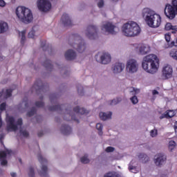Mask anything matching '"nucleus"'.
Returning <instances> with one entry per match:
<instances>
[{"label": "nucleus", "mask_w": 177, "mask_h": 177, "mask_svg": "<svg viewBox=\"0 0 177 177\" xmlns=\"http://www.w3.org/2000/svg\"><path fill=\"white\" fill-rule=\"evenodd\" d=\"M11 176L12 177H16L17 176L16 173H15V172L11 173Z\"/></svg>", "instance_id": "61"}, {"label": "nucleus", "mask_w": 177, "mask_h": 177, "mask_svg": "<svg viewBox=\"0 0 177 177\" xmlns=\"http://www.w3.org/2000/svg\"><path fill=\"white\" fill-rule=\"evenodd\" d=\"M152 94L153 95H158V91H157V90H153Z\"/></svg>", "instance_id": "58"}, {"label": "nucleus", "mask_w": 177, "mask_h": 177, "mask_svg": "<svg viewBox=\"0 0 177 177\" xmlns=\"http://www.w3.org/2000/svg\"><path fill=\"white\" fill-rule=\"evenodd\" d=\"M122 32L125 37H136L140 34V27L134 21H129L122 27Z\"/></svg>", "instance_id": "3"}, {"label": "nucleus", "mask_w": 177, "mask_h": 177, "mask_svg": "<svg viewBox=\"0 0 177 177\" xmlns=\"http://www.w3.org/2000/svg\"><path fill=\"white\" fill-rule=\"evenodd\" d=\"M16 15L18 19L21 21H22V23H25L26 24L31 23L33 19L32 12H31V10L24 6L17 7L16 9Z\"/></svg>", "instance_id": "5"}, {"label": "nucleus", "mask_w": 177, "mask_h": 177, "mask_svg": "<svg viewBox=\"0 0 177 177\" xmlns=\"http://www.w3.org/2000/svg\"><path fill=\"white\" fill-rule=\"evenodd\" d=\"M36 107H44L45 104L42 101H37L35 102Z\"/></svg>", "instance_id": "44"}, {"label": "nucleus", "mask_w": 177, "mask_h": 177, "mask_svg": "<svg viewBox=\"0 0 177 177\" xmlns=\"http://www.w3.org/2000/svg\"><path fill=\"white\" fill-rule=\"evenodd\" d=\"M157 133H151V138H156V136H157Z\"/></svg>", "instance_id": "60"}, {"label": "nucleus", "mask_w": 177, "mask_h": 177, "mask_svg": "<svg viewBox=\"0 0 177 177\" xmlns=\"http://www.w3.org/2000/svg\"><path fill=\"white\" fill-rule=\"evenodd\" d=\"M39 26H35L32 30L28 33L29 38H34V37H37V35H39Z\"/></svg>", "instance_id": "22"}, {"label": "nucleus", "mask_w": 177, "mask_h": 177, "mask_svg": "<svg viewBox=\"0 0 177 177\" xmlns=\"http://www.w3.org/2000/svg\"><path fill=\"white\" fill-rule=\"evenodd\" d=\"M69 45L76 49L80 53H83L86 50V43L78 34H74L69 37Z\"/></svg>", "instance_id": "4"}, {"label": "nucleus", "mask_w": 177, "mask_h": 177, "mask_svg": "<svg viewBox=\"0 0 177 177\" xmlns=\"http://www.w3.org/2000/svg\"><path fill=\"white\" fill-rule=\"evenodd\" d=\"M77 57V53L73 50H68L65 53V58L66 60H74Z\"/></svg>", "instance_id": "21"}, {"label": "nucleus", "mask_w": 177, "mask_h": 177, "mask_svg": "<svg viewBox=\"0 0 177 177\" xmlns=\"http://www.w3.org/2000/svg\"><path fill=\"white\" fill-rule=\"evenodd\" d=\"M155 157L154 162L157 167H161V165L165 164L167 156L164 153H158Z\"/></svg>", "instance_id": "18"}, {"label": "nucleus", "mask_w": 177, "mask_h": 177, "mask_svg": "<svg viewBox=\"0 0 177 177\" xmlns=\"http://www.w3.org/2000/svg\"><path fill=\"white\" fill-rule=\"evenodd\" d=\"M160 60L156 55H149L143 58L142 63V68L149 74H156L158 71Z\"/></svg>", "instance_id": "1"}, {"label": "nucleus", "mask_w": 177, "mask_h": 177, "mask_svg": "<svg viewBox=\"0 0 177 177\" xmlns=\"http://www.w3.org/2000/svg\"><path fill=\"white\" fill-rule=\"evenodd\" d=\"M174 71L172 70V66L169 65H166L162 68L161 80H169V78H172V74Z\"/></svg>", "instance_id": "14"}, {"label": "nucleus", "mask_w": 177, "mask_h": 177, "mask_svg": "<svg viewBox=\"0 0 177 177\" xmlns=\"http://www.w3.org/2000/svg\"><path fill=\"white\" fill-rule=\"evenodd\" d=\"M30 136L29 133H21L19 134V137L20 138H28V136Z\"/></svg>", "instance_id": "52"}, {"label": "nucleus", "mask_w": 177, "mask_h": 177, "mask_svg": "<svg viewBox=\"0 0 177 177\" xmlns=\"http://www.w3.org/2000/svg\"><path fill=\"white\" fill-rule=\"evenodd\" d=\"M80 161L82 164H88L89 158H88V155L86 154L83 157L81 158Z\"/></svg>", "instance_id": "36"}, {"label": "nucleus", "mask_w": 177, "mask_h": 177, "mask_svg": "<svg viewBox=\"0 0 177 177\" xmlns=\"http://www.w3.org/2000/svg\"><path fill=\"white\" fill-rule=\"evenodd\" d=\"M101 30L102 32H107L112 35H115L120 31V28L110 22H106L102 26Z\"/></svg>", "instance_id": "10"}, {"label": "nucleus", "mask_w": 177, "mask_h": 177, "mask_svg": "<svg viewBox=\"0 0 177 177\" xmlns=\"http://www.w3.org/2000/svg\"><path fill=\"white\" fill-rule=\"evenodd\" d=\"M175 112L173 110L167 111L165 113L162 114V115L160 117V120H162V118H172V117H174Z\"/></svg>", "instance_id": "25"}, {"label": "nucleus", "mask_w": 177, "mask_h": 177, "mask_svg": "<svg viewBox=\"0 0 177 177\" xmlns=\"http://www.w3.org/2000/svg\"><path fill=\"white\" fill-rule=\"evenodd\" d=\"M129 169L130 172H133V174H136L138 172V170H136V167L130 165L129 166Z\"/></svg>", "instance_id": "43"}, {"label": "nucleus", "mask_w": 177, "mask_h": 177, "mask_svg": "<svg viewBox=\"0 0 177 177\" xmlns=\"http://www.w3.org/2000/svg\"><path fill=\"white\" fill-rule=\"evenodd\" d=\"M33 122H37L39 123L41 121H42V116L41 115H37L34 119H33Z\"/></svg>", "instance_id": "42"}, {"label": "nucleus", "mask_w": 177, "mask_h": 177, "mask_svg": "<svg viewBox=\"0 0 177 177\" xmlns=\"http://www.w3.org/2000/svg\"><path fill=\"white\" fill-rule=\"evenodd\" d=\"M171 30L173 31H177V26H173Z\"/></svg>", "instance_id": "57"}, {"label": "nucleus", "mask_w": 177, "mask_h": 177, "mask_svg": "<svg viewBox=\"0 0 177 177\" xmlns=\"http://www.w3.org/2000/svg\"><path fill=\"white\" fill-rule=\"evenodd\" d=\"M169 56L177 60V50L173 49L169 52Z\"/></svg>", "instance_id": "35"}, {"label": "nucleus", "mask_w": 177, "mask_h": 177, "mask_svg": "<svg viewBox=\"0 0 177 177\" xmlns=\"http://www.w3.org/2000/svg\"><path fill=\"white\" fill-rule=\"evenodd\" d=\"M36 113H37V108L32 107L30 109V111L27 113V115L28 117H32V115H34V114H35Z\"/></svg>", "instance_id": "38"}, {"label": "nucleus", "mask_w": 177, "mask_h": 177, "mask_svg": "<svg viewBox=\"0 0 177 177\" xmlns=\"http://www.w3.org/2000/svg\"><path fill=\"white\" fill-rule=\"evenodd\" d=\"M165 38L167 42H169V41H171V35H169V34H166L165 35Z\"/></svg>", "instance_id": "51"}, {"label": "nucleus", "mask_w": 177, "mask_h": 177, "mask_svg": "<svg viewBox=\"0 0 177 177\" xmlns=\"http://www.w3.org/2000/svg\"><path fill=\"white\" fill-rule=\"evenodd\" d=\"M9 29V26L8 25V23L1 21H0V34H3L8 31Z\"/></svg>", "instance_id": "24"}, {"label": "nucleus", "mask_w": 177, "mask_h": 177, "mask_svg": "<svg viewBox=\"0 0 177 177\" xmlns=\"http://www.w3.org/2000/svg\"><path fill=\"white\" fill-rule=\"evenodd\" d=\"M28 176L29 177H34V176H35V173L34 172V167H30L29 168Z\"/></svg>", "instance_id": "40"}, {"label": "nucleus", "mask_w": 177, "mask_h": 177, "mask_svg": "<svg viewBox=\"0 0 177 177\" xmlns=\"http://www.w3.org/2000/svg\"><path fill=\"white\" fill-rule=\"evenodd\" d=\"M84 34L88 39H96L99 37V28L93 24L88 25L84 31Z\"/></svg>", "instance_id": "8"}, {"label": "nucleus", "mask_w": 177, "mask_h": 177, "mask_svg": "<svg viewBox=\"0 0 177 177\" xmlns=\"http://www.w3.org/2000/svg\"><path fill=\"white\" fill-rule=\"evenodd\" d=\"M37 5L40 12H49L52 9V3L48 0H38Z\"/></svg>", "instance_id": "12"}, {"label": "nucleus", "mask_w": 177, "mask_h": 177, "mask_svg": "<svg viewBox=\"0 0 177 177\" xmlns=\"http://www.w3.org/2000/svg\"><path fill=\"white\" fill-rule=\"evenodd\" d=\"M6 103L5 102H3L2 104H1L0 105V110L1 111H3V110H6Z\"/></svg>", "instance_id": "49"}, {"label": "nucleus", "mask_w": 177, "mask_h": 177, "mask_svg": "<svg viewBox=\"0 0 177 177\" xmlns=\"http://www.w3.org/2000/svg\"><path fill=\"white\" fill-rule=\"evenodd\" d=\"M19 37H21V44L24 45V41H26V31L23 30L19 32Z\"/></svg>", "instance_id": "34"}, {"label": "nucleus", "mask_w": 177, "mask_h": 177, "mask_svg": "<svg viewBox=\"0 0 177 177\" xmlns=\"http://www.w3.org/2000/svg\"><path fill=\"white\" fill-rule=\"evenodd\" d=\"M150 133H157V129H153L150 131Z\"/></svg>", "instance_id": "59"}, {"label": "nucleus", "mask_w": 177, "mask_h": 177, "mask_svg": "<svg viewBox=\"0 0 177 177\" xmlns=\"http://www.w3.org/2000/svg\"><path fill=\"white\" fill-rule=\"evenodd\" d=\"M122 101V98L121 97H116L111 101H109V104L111 106H115V104H118L120 102Z\"/></svg>", "instance_id": "31"}, {"label": "nucleus", "mask_w": 177, "mask_h": 177, "mask_svg": "<svg viewBox=\"0 0 177 177\" xmlns=\"http://www.w3.org/2000/svg\"><path fill=\"white\" fill-rule=\"evenodd\" d=\"M140 93V90L138 88H135L133 87H131L129 88V93L131 97H130V100L133 104H138L139 103V100L138 99V97L136 95Z\"/></svg>", "instance_id": "16"}, {"label": "nucleus", "mask_w": 177, "mask_h": 177, "mask_svg": "<svg viewBox=\"0 0 177 177\" xmlns=\"http://www.w3.org/2000/svg\"><path fill=\"white\" fill-rule=\"evenodd\" d=\"M0 162L1 165H8V160H6V158L0 159Z\"/></svg>", "instance_id": "50"}, {"label": "nucleus", "mask_w": 177, "mask_h": 177, "mask_svg": "<svg viewBox=\"0 0 177 177\" xmlns=\"http://www.w3.org/2000/svg\"><path fill=\"white\" fill-rule=\"evenodd\" d=\"M176 147V142H175V141H169V150L170 151H172V150H174V149H175V147Z\"/></svg>", "instance_id": "37"}, {"label": "nucleus", "mask_w": 177, "mask_h": 177, "mask_svg": "<svg viewBox=\"0 0 177 177\" xmlns=\"http://www.w3.org/2000/svg\"><path fill=\"white\" fill-rule=\"evenodd\" d=\"M63 107H64V105H55V106H49L48 107V110L50 111H63L64 112V120H65V121H75V122H77V124H80V120L78 119H77V118H75V116H74V115H73V113H71V107H68L66 109H65L64 110L63 109Z\"/></svg>", "instance_id": "6"}, {"label": "nucleus", "mask_w": 177, "mask_h": 177, "mask_svg": "<svg viewBox=\"0 0 177 177\" xmlns=\"http://www.w3.org/2000/svg\"><path fill=\"white\" fill-rule=\"evenodd\" d=\"M28 109V101H27V98H26L25 100H24L21 104L18 106V109L19 111H23L24 110H26Z\"/></svg>", "instance_id": "26"}, {"label": "nucleus", "mask_w": 177, "mask_h": 177, "mask_svg": "<svg viewBox=\"0 0 177 177\" xmlns=\"http://www.w3.org/2000/svg\"><path fill=\"white\" fill-rule=\"evenodd\" d=\"M50 100L53 104V103H57V95L56 94H52L50 96Z\"/></svg>", "instance_id": "39"}, {"label": "nucleus", "mask_w": 177, "mask_h": 177, "mask_svg": "<svg viewBox=\"0 0 177 177\" xmlns=\"http://www.w3.org/2000/svg\"><path fill=\"white\" fill-rule=\"evenodd\" d=\"M114 150H115V149L113 147H107L106 149H105V151H106V153H113V151H114Z\"/></svg>", "instance_id": "46"}, {"label": "nucleus", "mask_w": 177, "mask_h": 177, "mask_svg": "<svg viewBox=\"0 0 177 177\" xmlns=\"http://www.w3.org/2000/svg\"><path fill=\"white\" fill-rule=\"evenodd\" d=\"M43 135H44V133H39V134H38V137H39V138H41Z\"/></svg>", "instance_id": "63"}, {"label": "nucleus", "mask_w": 177, "mask_h": 177, "mask_svg": "<svg viewBox=\"0 0 177 177\" xmlns=\"http://www.w3.org/2000/svg\"><path fill=\"white\" fill-rule=\"evenodd\" d=\"M172 24L171 23H167L166 25H165V30L167 31H169V30H172Z\"/></svg>", "instance_id": "47"}, {"label": "nucleus", "mask_w": 177, "mask_h": 177, "mask_svg": "<svg viewBox=\"0 0 177 177\" xmlns=\"http://www.w3.org/2000/svg\"><path fill=\"white\" fill-rule=\"evenodd\" d=\"M174 129H175V131L176 132V131H177V122L175 124Z\"/></svg>", "instance_id": "62"}, {"label": "nucleus", "mask_w": 177, "mask_h": 177, "mask_svg": "<svg viewBox=\"0 0 177 177\" xmlns=\"http://www.w3.org/2000/svg\"><path fill=\"white\" fill-rule=\"evenodd\" d=\"M138 158H140V160H142V162L144 163L147 162V161H149V156H147V155L145 153H140L138 156Z\"/></svg>", "instance_id": "32"}, {"label": "nucleus", "mask_w": 177, "mask_h": 177, "mask_svg": "<svg viewBox=\"0 0 177 177\" xmlns=\"http://www.w3.org/2000/svg\"><path fill=\"white\" fill-rule=\"evenodd\" d=\"M2 125H3V122H2V118L0 116V129L2 128Z\"/></svg>", "instance_id": "56"}, {"label": "nucleus", "mask_w": 177, "mask_h": 177, "mask_svg": "<svg viewBox=\"0 0 177 177\" xmlns=\"http://www.w3.org/2000/svg\"><path fill=\"white\" fill-rule=\"evenodd\" d=\"M160 177H167V175H165V174H162V175L160 176Z\"/></svg>", "instance_id": "64"}, {"label": "nucleus", "mask_w": 177, "mask_h": 177, "mask_svg": "<svg viewBox=\"0 0 177 177\" xmlns=\"http://www.w3.org/2000/svg\"><path fill=\"white\" fill-rule=\"evenodd\" d=\"M8 154H10V151H0V160L6 158Z\"/></svg>", "instance_id": "33"}, {"label": "nucleus", "mask_w": 177, "mask_h": 177, "mask_svg": "<svg viewBox=\"0 0 177 177\" xmlns=\"http://www.w3.org/2000/svg\"><path fill=\"white\" fill-rule=\"evenodd\" d=\"M97 5L98 8H103V6H104V1L98 0Z\"/></svg>", "instance_id": "45"}, {"label": "nucleus", "mask_w": 177, "mask_h": 177, "mask_svg": "<svg viewBox=\"0 0 177 177\" xmlns=\"http://www.w3.org/2000/svg\"><path fill=\"white\" fill-rule=\"evenodd\" d=\"M61 21L62 24L64 26V27H68L71 26V19L70 18V16L67 14H64L61 18Z\"/></svg>", "instance_id": "20"}, {"label": "nucleus", "mask_w": 177, "mask_h": 177, "mask_svg": "<svg viewBox=\"0 0 177 177\" xmlns=\"http://www.w3.org/2000/svg\"><path fill=\"white\" fill-rule=\"evenodd\" d=\"M96 129L97 131H99V132H102V130L103 129V125L100 123H97L96 124Z\"/></svg>", "instance_id": "48"}, {"label": "nucleus", "mask_w": 177, "mask_h": 177, "mask_svg": "<svg viewBox=\"0 0 177 177\" xmlns=\"http://www.w3.org/2000/svg\"><path fill=\"white\" fill-rule=\"evenodd\" d=\"M23 125V119L19 118L17 121L12 116H7V131L8 132H16Z\"/></svg>", "instance_id": "7"}, {"label": "nucleus", "mask_w": 177, "mask_h": 177, "mask_svg": "<svg viewBox=\"0 0 177 177\" xmlns=\"http://www.w3.org/2000/svg\"><path fill=\"white\" fill-rule=\"evenodd\" d=\"M73 111L76 114H88L89 113L85 108H80V106H76L73 109Z\"/></svg>", "instance_id": "27"}, {"label": "nucleus", "mask_w": 177, "mask_h": 177, "mask_svg": "<svg viewBox=\"0 0 177 177\" xmlns=\"http://www.w3.org/2000/svg\"><path fill=\"white\" fill-rule=\"evenodd\" d=\"M3 134L0 135V142L1 143H3Z\"/></svg>", "instance_id": "55"}, {"label": "nucleus", "mask_w": 177, "mask_h": 177, "mask_svg": "<svg viewBox=\"0 0 177 177\" xmlns=\"http://www.w3.org/2000/svg\"><path fill=\"white\" fill-rule=\"evenodd\" d=\"M5 5H6V3H5V1L0 0V6L3 7L5 6Z\"/></svg>", "instance_id": "53"}, {"label": "nucleus", "mask_w": 177, "mask_h": 177, "mask_svg": "<svg viewBox=\"0 0 177 177\" xmlns=\"http://www.w3.org/2000/svg\"><path fill=\"white\" fill-rule=\"evenodd\" d=\"M38 160L42 165L41 171L39 172V174L42 177L46 176V175H48V166H46V164H48V160L41 154H39L38 156Z\"/></svg>", "instance_id": "13"}, {"label": "nucleus", "mask_w": 177, "mask_h": 177, "mask_svg": "<svg viewBox=\"0 0 177 177\" xmlns=\"http://www.w3.org/2000/svg\"><path fill=\"white\" fill-rule=\"evenodd\" d=\"M139 70V63L135 59H130L126 63V73L127 74H135Z\"/></svg>", "instance_id": "9"}, {"label": "nucleus", "mask_w": 177, "mask_h": 177, "mask_svg": "<svg viewBox=\"0 0 177 177\" xmlns=\"http://www.w3.org/2000/svg\"><path fill=\"white\" fill-rule=\"evenodd\" d=\"M142 17L145 18L147 25L152 28H157L161 26V16L149 8L142 10Z\"/></svg>", "instance_id": "2"}, {"label": "nucleus", "mask_w": 177, "mask_h": 177, "mask_svg": "<svg viewBox=\"0 0 177 177\" xmlns=\"http://www.w3.org/2000/svg\"><path fill=\"white\" fill-rule=\"evenodd\" d=\"M95 59L100 64H109L111 62V55L109 53H98L95 55Z\"/></svg>", "instance_id": "11"}, {"label": "nucleus", "mask_w": 177, "mask_h": 177, "mask_svg": "<svg viewBox=\"0 0 177 177\" xmlns=\"http://www.w3.org/2000/svg\"><path fill=\"white\" fill-rule=\"evenodd\" d=\"M43 66L44 67H45L46 68V70H48V71H52V70H53V65H52V63L50 62V60L49 59H46L44 62H43Z\"/></svg>", "instance_id": "28"}, {"label": "nucleus", "mask_w": 177, "mask_h": 177, "mask_svg": "<svg viewBox=\"0 0 177 177\" xmlns=\"http://www.w3.org/2000/svg\"><path fill=\"white\" fill-rule=\"evenodd\" d=\"M140 55H147L150 52V46L147 44H140L138 46Z\"/></svg>", "instance_id": "19"}, {"label": "nucleus", "mask_w": 177, "mask_h": 177, "mask_svg": "<svg viewBox=\"0 0 177 177\" xmlns=\"http://www.w3.org/2000/svg\"><path fill=\"white\" fill-rule=\"evenodd\" d=\"M111 112H101L100 113V118L102 121H107V120H111Z\"/></svg>", "instance_id": "23"}, {"label": "nucleus", "mask_w": 177, "mask_h": 177, "mask_svg": "<svg viewBox=\"0 0 177 177\" xmlns=\"http://www.w3.org/2000/svg\"><path fill=\"white\" fill-rule=\"evenodd\" d=\"M77 93L80 96L84 95V87H82V86H79L77 87Z\"/></svg>", "instance_id": "41"}, {"label": "nucleus", "mask_w": 177, "mask_h": 177, "mask_svg": "<svg viewBox=\"0 0 177 177\" xmlns=\"http://www.w3.org/2000/svg\"><path fill=\"white\" fill-rule=\"evenodd\" d=\"M171 46H177V39L176 40V41L171 42Z\"/></svg>", "instance_id": "54"}, {"label": "nucleus", "mask_w": 177, "mask_h": 177, "mask_svg": "<svg viewBox=\"0 0 177 177\" xmlns=\"http://www.w3.org/2000/svg\"><path fill=\"white\" fill-rule=\"evenodd\" d=\"M12 89L8 88L6 89V91H4L3 90V91L1 93H0V97L4 94V96L6 97V99H8V97H10V96H12Z\"/></svg>", "instance_id": "30"}, {"label": "nucleus", "mask_w": 177, "mask_h": 177, "mask_svg": "<svg viewBox=\"0 0 177 177\" xmlns=\"http://www.w3.org/2000/svg\"><path fill=\"white\" fill-rule=\"evenodd\" d=\"M61 131L65 133H71V132H73L71 127L67 124H62Z\"/></svg>", "instance_id": "29"}, {"label": "nucleus", "mask_w": 177, "mask_h": 177, "mask_svg": "<svg viewBox=\"0 0 177 177\" xmlns=\"http://www.w3.org/2000/svg\"><path fill=\"white\" fill-rule=\"evenodd\" d=\"M125 70V64L122 62L115 63L111 68V71L113 74H120Z\"/></svg>", "instance_id": "17"}, {"label": "nucleus", "mask_w": 177, "mask_h": 177, "mask_svg": "<svg viewBox=\"0 0 177 177\" xmlns=\"http://www.w3.org/2000/svg\"><path fill=\"white\" fill-rule=\"evenodd\" d=\"M48 88V84L45 85L44 84V83H42V81L37 80L32 87V92H37V93H41V92H45V91H46Z\"/></svg>", "instance_id": "15"}]
</instances>
